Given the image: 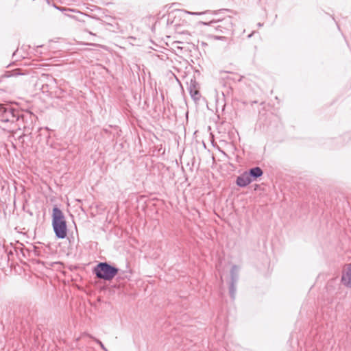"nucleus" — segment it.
Masks as SVG:
<instances>
[{"instance_id":"3","label":"nucleus","mask_w":351,"mask_h":351,"mask_svg":"<svg viewBox=\"0 0 351 351\" xmlns=\"http://www.w3.org/2000/svg\"><path fill=\"white\" fill-rule=\"evenodd\" d=\"M19 112L9 105L0 104V120L2 122L14 123L19 119Z\"/></svg>"},{"instance_id":"4","label":"nucleus","mask_w":351,"mask_h":351,"mask_svg":"<svg viewBox=\"0 0 351 351\" xmlns=\"http://www.w3.org/2000/svg\"><path fill=\"white\" fill-rule=\"evenodd\" d=\"M342 284L349 288H351V263L346 265L341 275Z\"/></svg>"},{"instance_id":"6","label":"nucleus","mask_w":351,"mask_h":351,"mask_svg":"<svg viewBox=\"0 0 351 351\" xmlns=\"http://www.w3.org/2000/svg\"><path fill=\"white\" fill-rule=\"evenodd\" d=\"M189 91L191 96V97L195 100L197 101L200 98V93L199 90L196 88L195 82H191L189 86Z\"/></svg>"},{"instance_id":"14","label":"nucleus","mask_w":351,"mask_h":351,"mask_svg":"<svg viewBox=\"0 0 351 351\" xmlns=\"http://www.w3.org/2000/svg\"><path fill=\"white\" fill-rule=\"evenodd\" d=\"M88 45H95V44H92V43H90V44H88Z\"/></svg>"},{"instance_id":"11","label":"nucleus","mask_w":351,"mask_h":351,"mask_svg":"<svg viewBox=\"0 0 351 351\" xmlns=\"http://www.w3.org/2000/svg\"><path fill=\"white\" fill-rule=\"evenodd\" d=\"M186 14H191V15H199L203 14V12H192L189 11H185Z\"/></svg>"},{"instance_id":"5","label":"nucleus","mask_w":351,"mask_h":351,"mask_svg":"<svg viewBox=\"0 0 351 351\" xmlns=\"http://www.w3.org/2000/svg\"><path fill=\"white\" fill-rule=\"evenodd\" d=\"M253 180L247 173H244L237 178V184L241 187H245L250 184Z\"/></svg>"},{"instance_id":"12","label":"nucleus","mask_w":351,"mask_h":351,"mask_svg":"<svg viewBox=\"0 0 351 351\" xmlns=\"http://www.w3.org/2000/svg\"><path fill=\"white\" fill-rule=\"evenodd\" d=\"M58 8V10H62V11H63V10H66V8Z\"/></svg>"},{"instance_id":"9","label":"nucleus","mask_w":351,"mask_h":351,"mask_svg":"<svg viewBox=\"0 0 351 351\" xmlns=\"http://www.w3.org/2000/svg\"><path fill=\"white\" fill-rule=\"evenodd\" d=\"M236 283L231 282L229 288V292L230 297L234 300L235 298V294H236Z\"/></svg>"},{"instance_id":"10","label":"nucleus","mask_w":351,"mask_h":351,"mask_svg":"<svg viewBox=\"0 0 351 351\" xmlns=\"http://www.w3.org/2000/svg\"><path fill=\"white\" fill-rule=\"evenodd\" d=\"M88 337H90V338H92V339H93L95 340V341L97 344H99V346L101 347V348L103 350H104V351H108V350H107V348L104 346V345L103 344V343H102L100 340H99V339H96V338H95V337H92V336H91V335H88Z\"/></svg>"},{"instance_id":"2","label":"nucleus","mask_w":351,"mask_h":351,"mask_svg":"<svg viewBox=\"0 0 351 351\" xmlns=\"http://www.w3.org/2000/svg\"><path fill=\"white\" fill-rule=\"evenodd\" d=\"M96 276L106 280H112L118 273V269L107 263H99L94 269Z\"/></svg>"},{"instance_id":"13","label":"nucleus","mask_w":351,"mask_h":351,"mask_svg":"<svg viewBox=\"0 0 351 351\" xmlns=\"http://www.w3.org/2000/svg\"><path fill=\"white\" fill-rule=\"evenodd\" d=\"M88 34H90V35H94V36L95 35V34H93V32H88Z\"/></svg>"},{"instance_id":"1","label":"nucleus","mask_w":351,"mask_h":351,"mask_svg":"<svg viewBox=\"0 0 351 351\" xmlns=\"http://www.w3.org/2000/svg\"><path fill=\"white\" fill-rule=\"evenodd\" d=\"M52 226L55 235L58 239H64L67 234V226L62 210L58 208H53Z\"/></svg>"},{"instance_id":"8","label":"nucleus","mask_w":351,"mask_h":351,"mask_svg":"<svg viewBox=\"0 0 351 351\" xmlns=\"http://www.w3.org/2000/svg\"><path fill=\"white\" fill-rule=\"evenodd\" d=\"M238 280L237 274V267L236 265L232 266L231 269V282L237 283Z\"/></svg>"},{"instance_id":"7","label":"nucleus","mask_w":351,"mask_h":351,"mask_svg":"<svg viewBox=\"0 0 351 351\" xmlns=\"http://www.w3.org/2000/svg\"><path fill=\"white\" fill-rule=\"evenodd\" d=\"M263 172L262 169L260 167H256L250 169L247 174L250 176V178L252 180H256V178L261 177L263 175Z\"/></svg>"}]
</instances>
